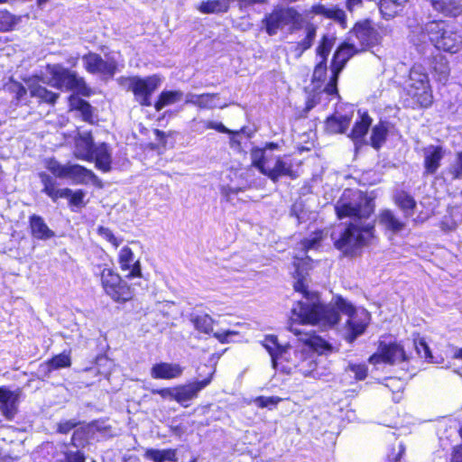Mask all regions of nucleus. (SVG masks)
<instances>
[{
	"label": "nucleus",
	"mask_w": 462,
	"mask_h": 462,
	"mask_svg": "<svg viewBox=\"0 0 462 462\" xmlns=\"http://www.w3.org/2000/svg\"><path fill=\"white\" fill-rule=\"evenodd\" d=\"M39 177L43 185L42 191L51 197L54 189H56V180L45 172H40Z\"/></svg>",
	"instance_id": "obj_44"
},
{
	"label": "nucleus",
	"mask_w": 462,
	"mask_h": 462,
	"mask_svg": "<svg viewBox=\"0 0 462 462\" xmlns=\"http://www.w3.org/2000/svg\"><path fill=\"white\" fill-rule=\"evenodd\" d=\"M28 88L32 97H37L41 101L48 104H55L59 97V94L48 90L34 80L28 85Z\"/></svg>",
	"instance_id": "obj_31"
},
{
	"label": "nucleus",
	"mask_w": 462,
	"mask_h": 462,
	"mask_svg": "<svg viewBox=\"0 0 462 462\" xmlns=\"http://www.w3.org/2000/svg\"><path fill=\"white\" fill-rule=\"evenodd\" d=\"M220 97L217 93L195 94L189 92L185 95V104L192 105L201 110L225 108L226 104L220 105Z\"/></svg>",
	"instance_id": "obj_15"
},
{
	"label": "nucleus",
	"mask_w": 462,
	"mask_h": 462,
	"mask_svg": "<svg viewBox=\"0 0 462 462\" xmlns=\"http://www.w3.org/2000/svg\"><path fill=\"white\" fill-rule=\"evenodd\" d=\"M66 462H85V457L79 452H69L66 453Z\"/></svg>",
	"instance_id": "obj_59"
},
{
	"label": "nucleus",
	"mask_w": 462,
	"mask_h": 462,
	"mask_svg": "<svg viewBox=\"0 0 462 462\" xmlns=\"http://www.w3.org/2000/svg\"><path fill=\"white\" fill-rule=\"evenodd\" d=\"M385 387L389 388L395 395L393 396L394 402H399L401 399L400 393L404 388V382L397 377H391L386 380Z\"/></svg>",
	"instance_id": "obj_43"
},
{
	"label": "nucleus",
	"mask_w": 462,
	"mask_h": 462,
	"mask_svg": "<svg viewBox=\"0 0 462 462\" xmlns=\"http://www.w3.org/2000/svg\"><path fill=\"white\" fill-rule=\"evenodd\" d=\"M306 344H308L313 351L319 354H325L327 352H330L332 347L324 339L317 336H308L303 339Z\"/></svg>",
	"instance_id": "obj_40"
},
{
	"label": "nucleus",
	"mask_w": 462,
	"mask_h": 462,
	"mask_svg": "<svg viewBox=\"0 0 462 462\" xmlns=\"http://www.w3.org/2000/svg\"><path fill=\"white\" fill-rule=\"evenodd\" d=\"M315 32L316 31H308L305 39L299 43V48H300V53H302L305 50L309 49L311 46L312 42L316 36Z\"/></svg>",
	"instance_id": "obj_53"
},
{
	"label": "nucleus",
	"mask_w": 462,
	"mask_h": 462,
	"mask_svg": "<svg viewBox=\"0 0 462 462\" xmlns=\"http://www.w3.org/2000/svg\"><path fill=\"white\" fill-rule=\"evenodd\" d=\"M405 359L406 355L401 345L396 343L385 344L381 342L377 352L370 356L369 363L373 365H378L380 363L394 365L404 361Z\"/></svg>",
	"instance_id": "obj_12"
},
{
	"label": "nucleus",
	"mask_w": 462,
	"mask_h": 462,
	"mask_svg": "<svg viewBox=\"0 0 462 462\" xmlns=\"http://www.w3.org/2000/svg\"><path fill=\"white\" fill-rule=\"evenodd\" d=\"M359 118L356 121L350 137L355 142L361 140L367 133L371 124L372 118L367 113H361L358 111Z\"/></svg>",
	"instance_id": "obj_30"
},
{
	"label": "nucleus",
	"mask_w": 462,
	"mask_h": 462,
	"mask_svg": "<svg viewBox=\"0 0 462 462\" xmlns=\"http://www.w3.org/2000/svg\"><path fill=\"white\" fill-rule=\"evenodd\" d=\"M445 155V150L439 145H429L423 149L424 174L432 175L437 172L440 162Z\"/></svg>",
	"instance_id": "obj_20"
},
{
	"label": "nucleus",
	"mask_w": 462,
	"mask_h": 462,
	"mask_svg": "<svg viewBox=\"0 0 462 462\" xmlns=\"http://www.w3.org/2000/svg\"><path fill=\"white\" fill-rule=\"evenodd\" d=\"M360 3H361V0H347V1H346V6H347V8H348L350 11H352V10H353V8H354L356 5H359Z\"/></svg>",
	"instance_id": "obj_63"
},
{
	"label": "nucleus",
	"mask_w": 462,
	"mask_h": 462,
	"mask_svg": "<svg viewBox=\"0 0 462 462\" xmlns=\"http://www.w3.org/2000/svg\"><path fill=\"white\" fill-rule=\"evenodd\" d=\"M409 96L422 107L432 104L433 96L429 83L428 75L419 67H413L405 87Z\"/></svg>",
	"instance_id": "obj_7"
},
{
	"label": "nucleus",
	"mask_w": 462,
	"mask_h": 462,
	"mask_svg": "<svg viewBox=\"0 0 462 462\" xmlns=\"http://www.w3.org/2000/svg\"><path fill=\"white\" fill-rule=\"evenodd\" d=\"M229 0H208L202 2L199 10L204 14L226 12L228 8Z\"/></svg>",
	"instance_id": "obj_36"
},
{
	"label": "nucleus",
	"mask_w": 462,
	"mask_h": 462,
	"mask_svg": "<svg viewBox=\"0 0 462 462\" xmlns=\"http://www.w3.org/2000/svg\"><path fill=\"white\" fill-rule=\"evenodd\" d=\"M71 365L69 353L63 352L53 356L47 362V365L51 369H60L69 367Z\"/></svg>",
	"instance_id": "obj_42"
},
{
	"label": "nucleus",
	"mask_w": 462,
	"mask_h": 462,
	"mask_svg": "<svg viewBox=\"0 0 462 462\" xmlns=\"http://www.w3.org/2000/svg\"><path fill=\"white\" fill-rule=\"evenodd\" d=\"M30 227L32 236L40 240H47L55 236L54 232L48 227L43 218L37 215H32L30 217Z\"/></svg>",
	"instance_id": "obj_25"
},
{
	"label": "nucleus",
	"mask_w": 462,
	"mask_h": 462,
	"mask_svg": "<svg viewBox=\"0 0 462 462\" xmlns=\"http://www.w3.org/2000/svg\"><path fill=\"white\" fill-rule=\"evenodd\" d=\"M408 0H381L379 9L385 19L394 17Z\"/></svg>",
	"instance_id": "obj_34"
},
{
	"label": "nucleus",
	"mask_w": 462,
	"mask_h": 462,
	"mask_svg": "<svg viewBox=\"0 0 462 462\" xmlns=\"http://www.w3.org/2000/svg\"><path fill=\"white\" fill-rule=\"evenodd\" d=\"M394 204L402 211L403 218L408 219L413 216L417 207L414 198L406 191H397L393 195Z\"/></svg>",
	"instance_id": "obj_23"
},
{
	"label": "nucleus",
	"mask_w": 462,
	"mask_h": 462,
	"mask_svg": "<svg viewBox=\"0 0 462 462\" xmlns=\"http://www.w3.org/2000/svg\"><path fill=\"white\" fill-rule=\"evenodd\" d=\"M348 370L354 373L357 380L365 379L367 374V368L364 365H350Z\"/></svg>",
	"instance_id": "obj_51"
},
{
	"label": "nucleus",
	"mask_w": 462,
	"mask_h": 462,
	"mask_svg": "<svg viewBox=\"0 0 462 462\" xmlns=\"http://www.w3.org/2000/svg\"><path fill=\"white\" fill-rule=\"evenodd\" d=\"M20 20V17L14 16L6 10H0V29H7L6 27L15 25Z\"/></svg>",
	"instance_id": "obj_45"
},
{
	"label": "nucleus",
	"mask_w": 462,
	"mask_h": 462,
	"mask_svg": "<svg viewBox=\"0 0 462 462\" xmlns=\"http://www.w3.org/2000/svg\"><path fill=\"white\" fill-rule=\"evenodd\" d=\"M85 67L91 73L113 76L116 69L114 60H103L98 54L89 53L83 58Z\"/></svg>",
	"instance_id": "obj_17"
},
{
	"label": "nucleus",
	"mask_w": 462,
	"mask_h": 462,
	"mask_svg": "<svg viewBox=\"0 0 462 462\" xmlns=\"http://www.w3.org/2000/svg\"><path fill=\"white\" fill-rule=\"evenodd\" d=\"M335 209L338 218H351L346 226L332 233L335 246L347 254L368 245L374 233V221L370 219L374 209L373 199L360 190L345 189Z\"/></svg>",
	"instance_id": "obj_2"
},
{
	"label": "nucleus",
	"mask_w": 462,
	"mask_h": 462,
	"mask_svg": "<svg viewBox=\"0 0 462 462\" xmlns=\"http://www.w3.org/2000/svg\"><path fill=\"white\" fill-rule=\"evenodd\" d=\"M266 29H278L285 26H301L302 15L292 7H275L265 16Z\"/></svg>",
	"instance_id": "obj_11"
},
{
	"label": "nucleus",
	"mask_w": 462,
	"mask_h": 462,
	"mask_svg": "<svg viewBox=\"0 0 462 462\" xmlns=\"http://www.w3.org/2000/svg\"><path fill=\"white\" fill-rule=\"evenodd\" d=\"M350 125V117L335 114L326 120V131L330 134H341L348 128Z\"/></svg>",
	"instance_id": "obj_29"
},
{
	"label": "nucleus",
	"mask_w": 462,
	"mask_h": 462,
	"mask_svg": "<svg viewBox=\"0 0 462 462\" xmlns=\"http://www.w3.org/2000/svg\"><path fill=\"white\" fill-rule=\"evenodd\" d=\"M334 44V39L325 35L322 38L321 43L317 48V53L326 60V57L328 55L332 46Z\"/></svg>",
	"instance_id": "obj_46"
},
{
	"label": "nucleus",
	"mask_w": 462,
	"mask_h": 462,
	"mask_svg": "<svg viewBox=\"0 0 462 462\" xmlns=\"http://www.w3.org/2000/svg\"><path fill=\"white\" fill-rule=\"evenodd\" d=\"M45 167L55 177L68 179L74 184H87L88 181L97 180V177L91 170L77 163L61 164L56 159L49 158L45 161Z\"/></svg>",
	"instance_id": "obj_6"
},
{
	"label": "nucleus",
	"mask_w": 462,
	"mask_h": 462,
	"mask_svg": "<svg viewBox=\"0 0 462 462\" xmlns=\"http://www.w3.org/2000/svg\"><path fill=\"white\" fill-rule=\"evenodd\" d=\"M101 283L106 293L116 301L132 299L131 287L112 269L106 268L101 273Z\"/></svg>",
	"instance_id": "obj_9"
},
{
	"label": "nucleus",
	"mask_w": 462,
	"mask_h": 462,
	"mask_svg": "<svg viewBox=\"0 0 462 462\" xmlns=\"http://www.w3.org/2000/svg\"><path fill=\"white\" fill-rule=\"evenodd\" d=\"M237 333L234 330H226L223 332H216L214 333V337L221 343H228V337L235 336Z\"/></svg>",
	"instance_id": "obj_58"
},
{
	"label": "nucleus",
	"mask_w": 462,
	"mask_h": 462,
	"mask_svg": "<svg viewBox=\"0 0 462 462\" xmlns=\"http://www.w3.org/2000/svg\"><path fill=\"white\" fill-rule=\"evenodd\" d=\"M433 69L438 75V79L439 81H446L449 75V67L448 60L445 57L439 55L437 56L434 60Z\"/></svg>",
	"instance_id": "obj_41"
},
{
	"label": "nucleus",
	"mask_w": 462,
	"mask_h": 462,
	"mask_svg": "<svg viewBox=\"0 0 462 462\" xmlns=\"http://www.w3.org/2000/svg\"><path fill=\"white\" fill-rule=\"evenodd\" d=\"M356 37L360 41V51L365 50L378 43V35L376 31H355Z\"/></svg>",
	"instance_id": "obj_39"
},
{
	"label": "nucleus",
	"mask_w": 462,
	"mask_h": 462,
	"mask_svg": "<svg viewBox=\"0 0 462 462\" xmlns=\"http://www.w3.org/2000/svg\"><path fill=\"white\" fill-rule=\"evenodd\" d=\"M252 165L261 173L276 182L280 178L288 176L296 178L290 160L273 157L266 152V148H254L251 151Z\"/></svg>",
	"instance_id": "obj_3"
},
{
	"label": "nucleus",
	"mask_w": 462,
	"mask_h": 462,
	"mask_svg": "<svg viewBox=\"0 0 462 462\" xmlns=\"http://www.w3.org/2000/svg\"><path fill=\"white\" fill-rule=\"evenodd\" d=\"M93 161H95L96 167L104 171L107 172L111 170V151L108 145L102 143L97 145L93 151Z\"/></svg>",
	"instance_id": "obj_24"
},
{
	"label": "nucleus",
	"mask_w": 462,
	"mask_h": 462,
	"mask_svg": "<svg viewBox=\"0 0 462 462\" xmlns=\"http://www.w3.org/2000/svg\"><path fill=\"white\" fill-rule=\"evenodd\" d=\"M430 23H436L437 26L439 27V29H443L444 28V22L441 21V20H433V21H429L426 25H429Z\"/></svg>",
	"instance_id": "obj_64"
},
{
	"label": "nucleus",
	"mask_w": 462,
	"mask_h": 462,
	"mask_svg": "<svg viewBox=\"0 0 462 462\" xmlns=\"http://www.w3.org/2000/svg\"><path fill=\"white\" fill-rule=\"evenodd\" d=\"M77 424L78 423L74 420H66L64 422H60L58 425V431L60 433L66 434L69 431H70L73 428H75L77 426Z\"/></svg>",
	"instance_id": "obj_57"
},
{
	"label": "nucleus",
	"mask_w": 462,
	"mask_h": 462,
	"mask_svg": "<svg viewBox=\"0 0 462 462\" xmlns=\"http://www.w3.org/2000/svg\"><path fill=\"white\" fill-rule=\"evenodd\" d=\"M431 42L439 50L457 53L462 48V37L457 31H431Z\"/></svg>",
	"instance_id": "obj_13"
},
{
	"label": "nucleus",
	"mask_w": 462,
	"mask_h": 462,
	"mask_svg": "<svg viewBox=\"0 0 462 462\" xmlns=\"http://www.w3.org/2000/svg\"><path fill=\"white\" fill-rule=\"evenodd\" d=\"M360 50L354 43H344L336 51L332 64H331V78L329 82L326 85L324 91L328 95H333L337 92V83L338 75L344 69L347 60Z\"/></svg>",
	"instance_id": "obj_10"
},
{
	"label": "nucleus",
	"mask_w": 462,
	"mask_h": 462,
	"mask_svg": "<svg viewBox=\"0 0 462 462\" xmlns=\"http://www.w3.org/2000/svg\"><path fill=\"white\" fill-rule=\"evenodd\" d=\"M451 461L452 462H462V445L457 447L454 449Z\"/></svg>",
	"instance_id": "obj_60"
},
{
	"label": "nucleus",
	"mask_w": 462,
	"mask_h": 462,
	"mask_svg": "<svg viewBox=\"0 0 462 462\" xmlns=\"http://www.w3.org/2000/svg\"><path fill=\"white\" fill-rule=\"evenodd\" d=\"M190 321L201 333L209 334L212 331L214 320L208 314L191 316Z\"/></svg>",
	"instance_id": "obj_37"
},
{
	"label": "nucleus",
	"mask_w": 462,
	"mask_h": 462,
	"mask_svg": "<svg viewBox=\"0 0 462 462\" xmlns=\"http://www.w3.org/2000/svg\"><path fill=\"white\" fill-rule=\"evenodd\" d=\"M263 346L268 351L272 357V363L274 369H278L282 359H286L291 347L282 346L278 343L274 336H267L263 341Z\"/></svg>",
	"instance_id": "obj_21"
},
{
	"label": "nucleus",
	"mask_w": 462,
	"mask_h": 462,
	"mask_svg": "<svg viewBox=\"0 0 462 462\" xmlns=\"http://www.w3.org/2000/svg\"><path fill=\"white\" fill-rule=\"evenodd\" d=\"M152 393L161 395L163 399H171L175 401V387L156 389L152 390Z\"/></svg>",
	"instance_id": "obj_54"
},
{
	"label": "nucleus",
	"mask_w": 462,
	"mask_h": 462,
	"mask_svg": "<svg viewBox=\"0 0 462 462\" xmlns=\"http://www.w3.org/2000/svg\"><path fill=\"white\" fill-rule=\"evenodd\" d=\"M282 399L280 397H264V396H259L256 397L254 401V402L260 408H265L269 406H275L277 405Z\"/></svg>",
	"instance_id": "obj_48"
},
{
	"label": "nucleus",
	"mask_w": 462,
	"mask_h": 462,
	"mask_svg": "<svg viewBox=\"0 0 462 462\" xmlns=\"http://www.w3.org/2000/svg\"><path fill=\"white\" fill-rule=\"evenodd\" d=\"M97 233L116 248H117L122 243V239L115 236L113 232L107 227L99 226L97 229Z\"/></svg>",
	"instance_id": "obj_47"
},
{
	"label": "nucleus",
	"mask_w": 462,
	"mask_h": 462,
	"mask_svg": "<svg viewBox=\"0 0 462 462\" xmlns=\"http://www.w3.org/2000/svg\"><path fill=\"white\" fill-rule=\"evenodd\" d=\"M378 223L386 232L397 235L402 232L407 226V219L401 218L393 210L385 208L378 215Z\"/></svg>",
	"instance_id": "obj_18"
},
{
	"label": "nucleus",
	"mask_w": 462,
	"mask_h": 462,
	"mask_svg": "<svg viewBox=\"0 0 462 462\" xmlns=\"http://www.w3.org/2000/svg\"><path fill=\"white\" fill-rule=\"evenodd\" d=\"M388 129L384 123H379L372 129L371 144L374 148L379 149L385 142Z\"/></svg>",
	"instance_id": "obj_38"
},
{
	"label": "nucleus",
	"mask_w": 462,
	"mask_h": 462,
	"mask_svg": "<svg viewBox=\"0 0 462 462\" xmlns=\"http://www.w3.org/2000/svg\"><path fill=\"white\" fill-rule=\"evenodd\" d=\"M327 75V66L325 60H322L320 62L317 64L314 69L312 81H322L326 78Z\"/></svg>",
	"instance_id": "obj_49"
},
{
	"label": "nucleus",
	"mask_w": 462,
	"mask_h": 462,
	"mask_svg": "<svg viewBox=\"0 0 462 462\" xmlns=\"http://www.w3.org/2000/svg\"><path fill=\"white\" fill-rule=\"evenodd\" d=\"M70 195H72V190L69 188L64 189H54L52 194L51 195V199L53 201H57L59 199H69Z\"/></svg>",
	"instance_id": "obj_52"
},
{
	"label": "nucleus",
	"mask_w": 462,
	"mask_h": 462,
	"mask_svg": "<svg viewBox=\"0 0 462 462\" xmlns=\"http://www.w3.org/2000/svg\"><path fill=\"white\" fill-rule=\"evenodd\" d=\"M183 368L178 364L159 363L151 369V376L154 379H174L180 377Z\"/></svg>",
	"instance_id": "obj_22"
},
{
	"label": "nucleus",
	"mask_w": 462,
	"mask_h": 462,
	"mask_svg": "<svg viewBox=\"0 0 462 462\" xmlns=\"http://www.w3.org/2000/svg\"><path fill=\"white\" fill-rule=\"evenodd\" d=\"M183 97H185V95L180 90L162 91L154 104V108L156 111H161L167 106L180 102Z\"/></svg>",
	"instance_id": "obj_33"
},
{
	"label": "nucleus",
	"mask_w": 462,
	"mask_h": 462,
	"mask_svg": "<svg viewBox=\"0 0 462 462\" xmlns=\"http://www.w3.org/2000/svg\"><path fill=\"white\" fill-rule=\"evenodd\" d=\"M47 71L51 79L44 83L58 89L75 90L82 96L88 97L91 93L82 78L60 65H52L47 67Z\"/></svg>",
	"instance_id": "obj_5"
},
{
	"label": "nucleus",
	"mask_w": 462,
	"mask_h": 462,
	"mask_svg": "<svg viewBox=\"0 0 462 462\" xmlns=\"http://www.w3.org/2000/svg\"><path fill=\"white\" fill-rule=\"evenodd\" d=\"M208 129H214L223 134L231 133V131L227 129L221 122L199 119L197 117H194L190 122V130L193 133L202 134Z\"/></svg>",
	"instance_id": "obj_26"
},
{
	"label": "nucleus",
	"mask_w": 462,
	"mask_h": 462,
	"mask_svg": "<svg viewBox=\"0 0 462 462\" xmlns=\"http://www.w3.org/2000/svg\"><path fill=\"white\" fill-rule=\"evenodd\" d=\"M214 374L215 369L203 380L175 387V401L184 407H188L187 402L195 399L199 393L211 383Z\"/></svg>",
	"instance_id": "obj_14"
},
{
	"label": "nucleus",
	"mask_w": 462,
	"mask_h": 462,
	"mask_svg": "<svg viewBox=\"0 0 462 462\" xmlns=\"http://www.w3.org/2000/svg\"><path fill=\"white\" fill-rule=\"evenodd\" d=\"M451 173L455 179L462 178V152L457 154V163L453 166Z\"/></svg>",
	"instance_id": "obj_56"
},
{
	"label": "nucleus",
	"mask_w": 462,
	"mask_h": 462,
	"mask_svg": "<svg viewBox=\"0 0 462 462\" xmlns=\"http://www.w3.org/2000/svg\"><path fill=\"white\" fill-rule=\"evenodd\" d=\"M121 87L128 91H132L135 100L143 106H152L151 96L159 88L162 83V79L159 75H152L146 78L122 77L118 79Z\"/></svg>",
	"instance_id": "obj_4"
},
{
	"label": "nucleus",
	"mask_w": 462,
	"mask_h": 462,
	"mask_svg": "<svg viewBox=\"0 0 462 462\" xmlns=\"http://www.w3.org/2000/svg\"><path fill=\"white\" fill-rule=\"evenodd\" d=\"M414 345H415L418 354L420 355L422 357H424V358L431 357L430 347L423 338L415 340Z\"/></svg>",
	"instance_id": "obj_50"
},
{
	"label": "nucleus",
	"mask_w": 462,
	"mask_h": 462,
	"mask_svg": "<svg viewBox=\"0 0 462 462\" xmlns=\"http://www.w3.org/2000/svg\"><path fill=\"white\" fill-rule=\"evenodd\" d=\"M94 143L89 132L79 133L75 138L74 156L77 159L92 162Z\"/></svg>",
	"instance_id": "obj_19"
},
{
	"label": "nucleus",
	"mask_w": 462,
	"mask_h": 462,
	"mask_svg": "<svg viewBox=\"0 0 462 462\" xmlns=\"http://www.w3.org/2000/svg\"><path fill=\"white\" fill-rule=\"evenodd\" d=\"M69 102L71 109L78 110L81 113L84 121L93 123V108L89 103L75 95L69 97Z\"/></svg>",
	"instance_id": "obj_32"
},
{
	"label": "nucleus",
	"mask_w": 462,
	"mask_h": 462,
	"mask_svg": "<svg viewBox=\"0 0 462 462\" xmlns=\"http://www.w3.org/2000/svg\"><path fill=\"white\" fill-rule=\"evenodd\" d=\"M316 367L317 364L314 356L310 351H298L290 348L286 359H282L277 370L288 374L300 373L304 376H308Z\"/></svg>",
	"instance_id": "obj_8"
},
{
	"label": "nucleus",
	"mask_w": 462,
	"mask_h": 462,
	"mask_svg": "<svg viewBox=\"0 0 462 462\" xmlns=\"http://www.w3.org/2000/svg\"><path fill=\"white\" fill-rule=\"evenodd\" d=\"M144 457L153 462L176 461L175 449H153L150 448L145 451Z\"/></svg>",
	"instance_id": "obj_35"
},
{
	"label": "nucleus",
	"mask_w": 462,
	"mask_h": 462,
	"mask_svg": "<svg viewBox=\"0 0 462 462\" xmlns=\"http://www.w3.org/2000/svg\"><path fill=\"white\" fill-rule=\"evenodd\" d=\"M296 279L293 287L296 291L302 293V299L291 309V322L330 328L338 322V311H341L348 317L344 328V337L348 342H353L365 332L370 320V315L365 309L356 310L340 296L334 297L328 305L321 304L319 295L308 291L306 276L297 271ZM289 328L295 335L301 334L293 327V323Z\"/></svg>",
	"instance_id": "obj_1"
},
{
	"label": "nucleus",
	"mask_w": 462,
	"mask_h": 462,
	"mask_svg": "<svg viewBox=\"0 0 462 462\" xmlns=\"http://www.w3.org/2000/svg\"><path fill=\"white\" fill-rule=\"evenodd\" d=\"M84 197L85 192L81 189H79L75 192L72 191V195L69 197V202L73 206L79 207L83 204Z\"/></svg>",
	"instance_id": "obj_55"
},
{
	"label": "nucleus",
	"mask_w": 462,
	"mask_h": 462,
	"mask_svg": "<svg viewBox=\"0 0 462 462\" xmlns=\"http://www.w3.org/2000/svg\"><path fill=\"white\" fill-rule=\"evenodd\" d=\"M241 189H233L231 187H224L222 189V194L226 197L227 200L230 199L231 194H237Z\"/></svg>",
	"instance_id": "obj_61"
},
{
	"label": "nucleus",
	"mask_w": 462,
	"mask_h": 462,
	"mask_svg": "<svg viewBox=\"0 0 462 462\" xmlns=\"http://www.w3.org/2000/svg\"><path fill=\"white\" fill-rule=\"evenodd\" d=\"M319 238L318 237H315L313 239H306L304 241V246L307 247L308 249L314 248L316 245L319 243Z\"/></svg>",
	"instance_id": "obj_62"
},
{
	"label": "nucleus",
	"mask_w": 462,
	"mask_h": 462,
	"mask_svg": "<svg viewBox=\"0 0 462 462\" xmlns=\"http://www.w3.org/2000/svg\"><path fill=\"white\" fill-rule=\"evenodd\" d=\"M118 263L122 272L127 273L125 277L133 279L142 276L141 263L136 259L133 250L128 246H124L118 254Z\"/></svg>",
	"instance_id": "obj_16"
},
{
	"label": "nucleus",
	"mask_w": 462,
	"mask_h": 462,
	"mask_svg": "<svg viewBox=\"0 0 462 462\" xmlns=\"http://www.w3.org/2000/svg\"><path fill=\"white\" fill-rule=\"evenodd\" d=\"M433 8L445 15L457 16L462 13V0H430Z\"/></svg>",
	"instance_id": "obj_27"
},
{
	"label": "nucleus",
	"mask_w": 462,
	"mask_h": 462,
	"mask_svg": "<svg viewBox=\"0 0 462 462\" xmlns=\"http://www.w3.org/2000/svg\"><path fill=\"white\" fill-rule=\"evenodd\" d=\"M312 11L317 14H322L325 17L333 20L340 27L345 28L346 26V14L342 9L319 5L313 6Z\"/></svg>",
	"instance_id": "obj_28"
}]
</instances>
